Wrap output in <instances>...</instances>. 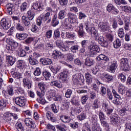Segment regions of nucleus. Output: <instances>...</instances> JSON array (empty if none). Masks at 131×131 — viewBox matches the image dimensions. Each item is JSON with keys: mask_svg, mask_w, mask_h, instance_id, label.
<instances>
[{"mask_svg": "<svg viewBox=\"0 0 131 131\" xmlns=\"http://www.w3.org/2000/svg\"><path fill=\"white\" fill-rule=\"evenodd\" d=\"M90 32L91 36L95 40L98 41V43L101 46V47H104V48H107L108 47L109 43L106 40L105 38L103 36H100L99 35V32L98 31L96 30V28L92 27L90 30Z\"/></svg>", "mask_w": 131, "mask_h": 131, "instance_id": "1", "label": "nucleus"}, {"mask_svg": "<svg viewBox=\"0 0 131 131\" xmlns=\"http://www.w3.org/2000/svg\"><path fill=\"white\" fill-rule=\"evenodd\" d=\"M67 16V18H65L63 20L66 25V28L68 30H72L73 29V26L71 24H74L77 22V16H76V14L72 12H68Z\"/></svg>", "mask_w": 131, "mask_h": 131, "instance_id": "2", "label": "nucleus"}, {"mask_svg": "<svg viewBox=\"0 0 131 131\" xmlns=\"http://www.w3.org/2000/svg\"><path fill=\"white\" fill-rule=\"evenodd\" d=\"M63 42V40L60 39H57L55 41L56 47L62 52H68L70 49L69 46H72L74 43V41H66L64 45Z\"/></svg>", "mask_w": 131, "mask_h": 131, "instance_id": "3", "label": "nucleus"}, {"mask_svg": "<svg viewBox=\"0 0 131 131\" xmlns=\"http://www.w3.org/2000/svg\"><path fill=\"white\" fill-rule=\"evenodd\" d=\"M51 16V14L49 12H46V13H42L37 19L36 20V24L38 26H41V24H42L43 22L47 21V23H51L52 21V18L50 17Z\"/></svg>", "mask_w": 131, "mask_h": 131, "instance_id": "4", "label": "nucleus"}, {"mask_svg": "<svg viewBox=\"0 0 131 131\" xmlns=\"http://www.w3.org/2000/svg\"><path fill=\"white\" fill-rule=\"evenodd\" d=\"M89 55L91 57H95V55H97V53H100L101 50L97 45H90L88 47Z\"/></svg>", "mask_w": 131, "mask_h": 131, "instance_id": "5", "label": "nucleus"}, {"mask_svg": "<svg viewBox=\"0 0 131 131\" xmlns=\"http://www.w3.org/2000/svg\"><path fill=\"white\" fill-rule=\"evenodd\" d=\"M24 122L26 126L30 128V129H35L36 128V124H35V122L31 119L29 118H27L24 120Z\"/></svg>", "mask_w": 131, "mask_h": 131, "instance_id": "6", "label": "nucleus"}, {"mask_svg": "<svg viewBox=\"0 0 131 131\" xmlns=\"http://www.w3.org/2000/svg\"><path fill=\"white\" fill-rule=\"evenodd\" d=\"M27 102V100L24 96H18L15 98V103L19 107H24Z\"/></svg>", "mask_w": 131, "mask_h": 131, "instance_id": "7", "label": "nucleus"}, {"mask_svg": "<svg viewBox=\"0 0 131 131\" xmlns=\"http://www.w3.org/2000/svg\"><path fill=\"white\" fill-rule=\"evenodd\" d=\"M79 80H81L82 82L84 81V76L81 74V72H78L73 76V81L74 84H78Z\"/></svg>", "mask_w": 131, "mask_h": 131, "instance_id": "8", "label": "nucleus"}, {"mask_svg": "<svg viewBox=\"0 0 131 131\" xmlns=\"http://www.w3.org/2000/svg\"><path fill=\"white\" fill-rule=\"evenodd\" d=\"M98 27L103 32H105V31H111V27H110V25L107 21L99 23Z\"/></svg>", "mask_w": 131, "mask_h": 131, "instance_id": "9", "label": "nucleus"}, {"mask_svg": "<svg viewBox=\"0 0 131 131\" xmlns=\"http://www.w3.org/2000/svg\"><path fill=\"white\" fill-rule=\"evenodd\" d=\"M121 67L124 71H128L129 70V66H128V59L126 58H123L121 59Z\"/></svg>", "mask_w": 131, "mask_h": 131, "instance_id": "10", "label": "nucleus"}, {"mask_svg": "<svg viewBox=\"0 0 131 131\" xmlns=\"http://www.w3.org/2000/svg\"><path fill=\"white\" fill-rule=\"evenodd\" d=\"M1 25L5 30H8L11 27V20L7 18H3L1 21Z\"/></svg>", "mask_w": 131, "mask_h": 131, "instance_id": "11", "label": "nucleus"}, {"mask_svg": "<svg viewBox=\"0 0 131 131\" xmlns=\"http://www.w3.org/2000/svg\"><path fill=\"white\" fill-rule=\"evenodd\" d=\"M79 29L77 31L78 36L79 38H84L85 37L86 34L84 30H83V25L82 24H80L78 26Z\"/></svg>", "mask_w": 131, "mask_h": 131, "instance_id": "12", "label": "nucleus"}, {"mask_svg": "<svg viewBox=\"0 0 131 131\" xmlns=\"http://www.w3.org/2000/svg\"><path fill=\"white\" fill-rule=\"evenodd\" d=\"M52 57L55 60H60L64 58V54L58 50H54L52 53Z\"/></svg>", "mask_w": 131, "mask_h": 131, "instance_id": "13", "label": "nucleus"}, {"mask_svg": "<svg viewBox=\"0 0 131 131\" xmlns=\"http://www.w3.org/2000/svg\"><path fill=\"white\" fill-rule=\"evenodd\" d=\"M6 42L12 46L15 50H16V49L19 47V43L11 38H6Z\"/></svg>", "mask_w": 131, "mask_h": 131, "instance_id": "14", "label": "nucleus"}, {"mask_svg": "<svg viewBox=\"0 0 131 131\" xmlns=\"http://www.w3.org/2000/svg\"><path fill=\"white\" fill-rule=\"evenodd\" d=\"M46 116L48 120H50V121H51V122H56L58 119L57 118V116L50 111H48L47 112Z\"/></svg>", "mask_w": 131, "mask_h": 131, "instance_id": "15", "label": "nucleus"}, {"mask_svg": "<svg viewBox=\"0 0 131 131\" xmlns=\"http://www.w3.org/2000/svg\"><path fill=\"white\" fill-rule=\"evenodd\" d=\"M123 20L124 23V29L125 31H128L129 29V24H130V17L125 16Z\"/></svg>", "mask_w": 131, "mask_h": 131, "instance_id": "16", "label": "nucleus"}, {"mask_svg": "<svg viewBox=\"0 0 131 131\" xmlns=\"http://www.w3.org/2000/svg\"><path fill=\"white\" fill-rule=\"evenodd\" d=\"M32 9H34L36 11H42L43 10V5L38 2H36L33 4Z\"/></svg>", "mask_w": 131, "mask_h": 131, "instance_id": "17", "label": "nucleus"}, {"mask_svg": "<svg viewBox=\"0 0 131 131\" xmlns=\"http://www.w3.org/2000/svg\"><path fill=\"white\" fill-rule=\"evenodd\" d=\"M38 86L41 92V95L45 96L47 92V84L43 82H41L38 84Z\"/></svg>", "mask_w": 131, "mask_h": 131, "instance_id": "18", "label": "nucleus"}, {"mask_svg": "<svg viewBox=\"0 0 131 131\" xmlns=\"http://www.w3.org/2000/svg\"><path fill=\"white\" fill-rule=\"evenodd\" d=\"M31 21L27 16L23 15L21 17V22L26 27H29L31 25V23H32Z\"/></svg>", "mask_w": 131, "mask_h": 131, "instance_id": "19", "label": "nucleus"}, {"mask_svg": "<svg viewBox=\"0 0 131 131\" xmlns=\"http://www.w3.org/2000/svg\"><path fill=\"white\" fill-rule=\"evenodd\" d=\"M6 121L7 123H15V121L13 119V114L11 113H7L5 115Z\"/></svg>", "mask_w": 131, "mask_h": 131, "instance_id": "20", "label": "nucleus"}, {"mask_svg": "<svg viewBox=\"0 0 131 131\" xmlns=\"http://www.w3.org/2000/svg\"><path fill=\"white\" fill-rule=\"evenodd\" d=\"M6 8H7V11L9 15H13V11H14V9H15L14 4L12 3H8L6 5Z\"/></svg>", "mask_w": 131, "mask_h": 131, "instance_id": "21", "label": "nucleus"}, {"mask_svg": "<svg viewBox=\"0 0 131 131\" xmlns=\"http://www.w3.org/2000/svg\"><path fill=\"white\" fill-rule=\"evenodd\" d=\"M97 61L98 62H100V61H105V62H109L110 59H109V57L106 56V55L104 54H100L96 58Z\"/></svg>", "mask_w": 131, "mask_h": 131, "instance_id": "22", "label": "nucleus"}, {"mask_svg": "<svg viewBox=\"0 0 131 131\" xmlns=\"http://www.w3.org/2000/svg\"><path fill=\"white\" fill-rule=\"evenodd\" d=\"M40 62L42 65H51L53 63L52 59L48 58H42L40 59Z\"/></svg>", "mask_w": 131, "mask_h": 131, "instance_id": "23", "label": "nucleus"}, {"mask_svg": "<svg viewBox=\"0 0 131 131\" xmlns=\"http://www.w3.org/2000/svg\"><path fill=\"white\" fill-rule=\"evenodd\" d=\"M50 84L51 86H54L57 89L62 88V83L58 80H52L50 82Z\"/></svg>", "mask_w": 131, "mask_h": 131, "instance_id": "24", "label": "nucleus"}, {"mask_svg": "<svg viewBox=\"0 0 131 131\" xmlns=\"http://www.w3.org/2000/svg\"><path fill=\"white\" fill-rule=\"evenodd\" d=\"M16 38H17V39H19V40H24V39H26V38H27V37H28V35L26 33H17L16 34Z\"/></svg>", "mask_w": 131, "mask_h": 131, "instance_id": "25", "label": "nucleus"}, {"mask_svg": "<svg viewBox=\"0 0 131 131\" xmlns=\"http://www.w3.org/2000/svg\"><path fill=\"white\" fill-rule=\"evenodd\" d=\"M117 61H114L112 62V64L110 66V72L111 73H114L115 72V70H116V68H117Z\"/></svg>", "mask_w": 131, "mask_h": 131, "instance_id": "26", "label": "nucleus"}, {"mask_svg": "<svg viewBox=\"0 0 131 131\" xmlns=\"http://www.w3.org/2000/svg\"><path fill=\"white\" fill-rule=\"evenodd\" d=\"M120 118L116 116H111L110 122L111 124H117L118 122H119Z\"/></svg>", "mask_w": 131, "mask_h": 131, "instance_id": "27", "label": "nucleus"}, {"mask_svg": "<svg viewBox=\"0 0 131 131\" xmlns=\"http://www.w3.org/2000/svg\"><path fill=\"white\" fill-rule=\"evenodd\" d=\"M71 103L75 106H79L80 105V102L78 99V97H77L76 96H74L71 99Z\"/></svg>", "mask_w": 131, "mask_h": 131, "instance_id": "28", "label": "nucleus"}, {"mask_svg": "<svg viewBox=\"0 0 131 131\" xmlns=\"http://www.w3.org/2000/svg\"><path fill=\"white\" fill-rule=\"evenodd\" d=\"M59 24V20H58V15L54 14L51 20V25L53 27H56Z\"/></svg>", "mask_w": 131, "mask_h": 131, "instance_id": "29", "label": "nucleus"}, {"mask_svg": "<svg viewBox=\"0 0 131 131\" xmlns=\"http://www.w3.org/2000/svg\"><path fill=\"white\" fill-rule=\"evenodd\" d=\"M27 65H26V62L24 60H18L17 61V67L19 69H25L27 67Z\"/></svg>", "mask_w": 131, "mask_h": 131, "instance_id": "30", "label": "nucleus"}, {"mask_svg": "<svg viewBox=\"0 0 131 131\" xmlns=\"http://www.w3.org/2000/svg\"><path fill=\"white\" fill-rule=\"evenodd\" d=\"M20 11L21 13H24L27 11L28 9V4L26 2H24L20 6Z\"/></svg>", "mask_w": 131, "mask_h": 131, "instance_id": "31", "label": "nucleus"}, {"mask_svg": "<svg viewBox=\"0 0 131 131\" xmlns=\"http://www.w3.org/2000/svg\"><path fill=\"white\" fill-rule=\"evenodd\" d=\"M67 15V12L65 10H60L58 13V18L60 20H63Z\"/></svg>", "mask_w": 131, "mask_h": 131, "instance_id": "32", "label": "nucleus"}, {"mask_svg": "<svg viewBox=\"0 0 131 131\" xmlns=\"http://www.w3.org/2000/svg\"><path fill=\"white\" fill-rule=\"evenodd\" d=\"M85 77L86 78V82L88 85H90L93 82V78L92 75L90 73H87L85 74Z\"/></svg>", "mask_w": 131, "mask_h": 131, "instance_id": "33", "label": "nucleus"}, {"mask_svg": "<svg viewBox=\"0 0 131 131\" xmlns=\"http://www.w3.org/2000/svg\"><path fill=\"white\" fill-rule=\"evenodd\" d=\"M23 85L24 86H27L29 90L31 89V82L27 78H24L23 79Z\"/></svg>", "mask_w": 131, "mask_h": 131, "instance_id": "34", "label": "nucleus"}, {"mask_svg": "<svg viewBox=\"0 0 131 131\" xmlns=\"http://www.w3.org/2000/svg\"><path fill=\"white\" fill-rule=\"evenodd\" d=\"M51 71L54 74H57L58 72L61 70L60 66H51L49 67Z\"/></svg>", "mask_w": 131, "mask_h": 131, "instance_id": "35", "label": "nucleus"}, {"mask_svg": "<svg viewBox=\"0 0 131 131\" xmlns=\"http://www.w3.org/2000/svg\"><path fill=\"white\" fill-rule=\"evenodd\" d=\"M60 120L63 123H69L71 121V118L67 116H62L60 117Z\"/></svg>", "mask_w": 131, "mask_h": 131, "instance_id": "36", "label": "nucleus"}, {"mask_svg": "<svg viewBox=\"0 0 131 131\" xmlns=\"http://www.w3.org/2000/svg\"><path fill=\"white\" fill-rule=\"evenodd\" d=\"M110 23L112 24V27L113 29L116 30V29H117V27H118L117 20L115 18H113L110 20Z\"/></svg>", "mask_w": 131, "mask_h": 131, "instance_id": "37", "label": "nucleus"}, {"mask_svg": "<svg viewBox=\"0 0 131 131\" xmlns=\"http://www.w3.org/2000/svg\"><path fill=\"white\" fill-rule=\"evenodd\" d=\"M58 79H61L62 81H66L67 80V74L65 72H61L58 76Z\"/></svg>", "mask_w": 131, "mask_h": 131, "instance_id": "38", "label": "nucleus"}, {"mask_svg": "<svg viewBox=\"0 0 131 131\" xmlns=\"http://www.w3.org/2000/svg\"><path fill=\"white\" fill-rule=\"evenodd\" d=\"M114 48L115 49H119L121 47V40L117 38L113 42Z\"/></svg>", "mask_w": 131, "mask_h": 131, "instance_id": "39", "label": "nucleus"}, {"mask_svg": "<svg viewBox=\"0 0 131 131\" xmlns=\"http://www.w3.org/2000/svg\"><path fill=\"white\" fill-rule=\"evenodd\" d=\"M66 37L67 38H69L70 39H74V38H76V34L74 32H66Z\"/></svg>", "mask_w": 131, "mask_h": 131, "instance_id": "40", "label": "nucleus"}, {"mask_svg": "<svg viewBox=\"0 0 131 131\" xmlns=\"http://www.w3.org/2000/svg\"><path fill=\"white\" fill-rule=\"evenodd\" d=\"M117 33L119 37L120 38H123L125 36L124 29L123 28H120L117 30Z\"/></svg>", "mask_w": 131, "mask_h": 131, "instance_id": "41", "label": "nucleus"}, {"mask_svg": "<svg viewBox=\"0 0 131 131\" xmlns=\"http://www.w3.org/2000/svg\"><path fill=\"white\" fill-rule=\"evenodd\" d=\"M60 30H59V29H57L56 30H55L54 31L53 39H54V40H57V39H58V38H60Z\"/></svg>", "mask_w": 131, "mask_h": 131, "instance_id": "42", "label": "nucleus"}, {"mask_svg": "<svg viewBox=\"0 0 131 131\" xmlns=\"http://www.w3.org/2000/svg\"><path fill=\"white\" fill-rule=\"evenodd\" d=\"M118 78L120 79L121 82L124 83L126 81V76L124 73H121L118 75Z\"/></svg>", "mask_w": 131, "mask_h": 131, "instance_id": "43", "label": "nucleus"}, {"mask_svg": "<svg viewBox=\"0 0 131 131\" xmlns=\"http://www.w3.org/2000/svg\"><path fill=\"white\" fill-rule=\"evenodd\" d=\"M15 127L17 131H25L24 126L22 125V123L20 122H17L15 124Z\"/></svg>", "mask_w": 131, "mask_h": 131, "instance_id": "44", "label": "nucleus"}, {"mask_svg": "<svg viewBox=\"0 0 131 131\" xmlns=\"http://www.w3.org/2000/svg\"><path fill=\"white\" fill-rule=\"evenodd\" d=\"M6 60L8 61V62L11 66L14 65L15 61V58H13V57L11 55H6Z\"/></svg>", "mask_w": 131, "mask_h": 131, "instance_id": "45", "label": "nucleus"}, {"mask_svg": "<svg viewBox=\"0 0 131 131\" xmlns=\"http://www.w3.org/2000/svg\"><path fill=\"white\" fill-rule=\"evenodd\" d=\"M28 59L31 65H37V64H38V61H37L35 58H33L32 55L30 56Z\"/></svg>", "mask_w": 131, "mask_h": 131, "instance_id": "46", "label": "nucleus"}, {"mask_svg": "<svg viewBox=\"0 0 131 131\" xmlns=\"http://www.w3.org/2000/svg\"><path fill=\"white\" fill-rule=\"evenodd\" d=\"M27 18H28L29 20H33L34 16H35V14H34V12L33 11H32L31 10H29L27 13Z\"/></svg>", "mask_w": 131, "mask_h": 131, "instance_id": "47", "label": "nucleus"}, {"mask_svg": "<svg viewBox=\"0 0 131 131\" xmlns=\"http://www.w3.org/2000/svg\"><path fill=\"white\" fill-rule=\"evenodd\" d=\"M75 56L71 53H68L67 54V61L72 62L74 60Z\"/></svg>", "mask_w": 131, "mask_h": 131, "instance_id": "48", "label": "nucleus"}, {"mask_svg": "<svg viewBox=\"0 0 131 131\" xmlns=\"http://www.w3.org/2000/svg\"><path fill=\"white\" fill-rule=\"evenodd\" d=\"M7 92L9 96L14 95V87L12 85H9L7 86Z\"/></svg>", "mask_w": 131, "mask_h": 131, "instance_id": "49", "label": "nucleus"}, {"mask_svg": "<svg viewBox=\"0 0 131 131\" xmlns=\"http://www.w3.org/2000/svg\"><path fill=\"white\" fill-rule=\"evenodd\" d=\"M56 127L57 129H59V131H67V127L66 126V125L64 124L61 125H56Z\"/></svg>", "mask_w": 131, "mask_h": 131, "instance_id": "50", "label": "nucleus"}, {"mask_svg": "<svg viewBox=\"0 0 131 131\" xmlns=\"http://www.w3.org/2000/svg\"><path fill=\"white\" fill-rule=\"evenodd\" d=\"M94 64V61L93 59L90 58V57H87L85 59V65L86 66L91 67L92 65Z\"/></svg>", "mask_w": 131, "mask_h": 131, "instance_id": "51", "label": "nucleus"}, {"mask_svg": "<svg viewBox=\"0 0 131 131\" xmlns=\"http://www.w3.org/2000/svg\"><path fill=\"white\" fill-rule=\"evenodd\" d=\"M78 125H79V123L77 121H74L73 122L70 123V126L74 129H76L78 128Z\"/></svg>", "mask_w": 131, "mask_h": 131, "instance_id": "52", "label": "nucleus"}, {"mask_svg": "<svg viewBox=\"0 0 131 131\" xmlns=\"http://www.w3.org/2000/svg\"><path fill=\"white\" fill-rule=\"evenodd\" d=\"M79 49V46L78 45H74L70 48V51L73 54H76L78 50Z\"/></svg>", "mask_w": 131, "mask_h": 131, "instance_id": "53", "label": "nucleus"}, {"mask_svg": "<svg viewBox=\"0 0 131 131\" xmlns=\"http://www.w3.org/2000/svg\"><path fill=\"white\" fill-rule=\"evenodd\" d=\"M103 77L105 78V79H106L108 82H111L113 81V76L108 74H104L103 75Z\"/></svg>", "mask_w": 131, "mask_h": 131, "instance_id": "54", "label": "nucleus"}, {"mask_svg": "<svg viewBox=\"0 0 131 131\" xmlns=\"http://www.w3.org/2000/svg\"><path fill=\"white\" fill-rule=\"evenodd\" d=\"M77 118L80 121H82V120H84L86 118V115L84 113H81L80 115L77 116Z\"/></svg>", "mask_w": 131, "mask_h": 131, "instance_id": "55", "label": "nucleus"}, {"mask_svg": "<svg viewBox=\"0 0 131 131\" xmlns=\"http://www.w3.org/2000/svg\"><path fill=\"white\" fill-rule=\"evenodd\" d=\"M118 93L119 94H124L125 93V89L124 88V86H123L122 84H120L118 88Z\"/></svg>", "mask_w": 131, "mask_h": 131, "instance_id": "56", "label": "nucleus"}, {"mask_svg": "<svg viewBox=\"0 0 131 131\" xmlns=\"http://www.w3.org/2000/svg\"><path fill=\"white\" fill-rule=\"evenodd\" d=\"M7 106V100L2 99L0 100V109H4Z\"/></svg>", "mask_w": 131, "mask_h": 131, "instance_id": "57", "label": "nucleus"}, {"mask_svg": "<svg viewBox=\"0 0 131 131\" xmlns=\"http://www.w3.org/2000/svg\"><path fill=\"white\" fill-rule=\"evenodd\" d=\"M12 76L14 78H16L17 79H20L22 78V74L19 72H13L12 74Z\"/></svg>", "mask_w": 131, "mask_h": 131, "instance_id": "58", "label": "nucleus"}, {"mask_svg": "<svg viewBox=\"0 0 131 131\" xmlns=\"http://www.w3.org/2000/svg\"><path fill=\"white\" fill-rule=\"evenodd\" d=\"M35 76H39L41 74V69L39 67L36 68L35 71L33 73Z\"/></svg>", "mask_w": 131, "mask_h": 131, "instance_id": "59", "label": "nucleus"}, {"mask_svg": "<svg viewBox=\"0 0 131 131\" xmlns=\"http://www.w3.org/2000/svg\"><path fill=\"white\" fill-rule=\"evenodd\" d=\"M49 99L51 101L53 99V98H55L57 97V94H56V91L54 90H52L50 91L49 93Z\"/></svg>", "mask_w": 131, "mask_h": 131, "instance_id": "60", "label": "nucleus"}, {"mask_svg": "<svg viewBox=\"0 0 131 131\" xmlns=\"http://www.w3.org/2000/svg\"><path fill=\"white\" fill-rule=\"evenodd\" d=\"M89 99V96L88 95L82 96L81 98V102L82 104V105H84L86 103V101Z\"/></svg>", "mask_w": 131, "mask_h": 131, "instance_id": "61", "label": "nucleus"}, {"mask_svg": "<svg viewBox=\"0 0 131 131\" xmlns=\"http://www.w3.org/2000/svg\"><path fill=\"white\" fill-rule=\"evenodd\" d=\"M42 75L45 78H50V77L51 76V73L46 70L42 72Z\"/></svg>", "mask_w": 131, "mask_h": 131, "instance_id": "62", "label": "nucleus"}, {"mask_svg": "<svg viewBox=\"0 0 131 131\" xmlns=\"http://www.w3.org/2000/svg\"><path fill=\"white\" fill-rule=\"evenodd\" d=\"M34 40V37H28L27 39L25 40V42L27 45H30L32 41Z\"/></svg>", "mask_w": 131, "mask_h": 131, "instance_id": "63", "label": "nucleus"}, {"mask_svg": "<svg viewBox=\"0 0 131 131\" xmlns=\"http://www.w3.org/2000/svg\"><path fill=\"white\" fill-rule=\"evenodd\" d=\"M92 131H102V128H101V127L99 126L94 125L92 126Z\"/></svg>", "mask_w": 131, "mask_h": 131, "instance_id": "64", "label": "nucleus"}]
</instances>
